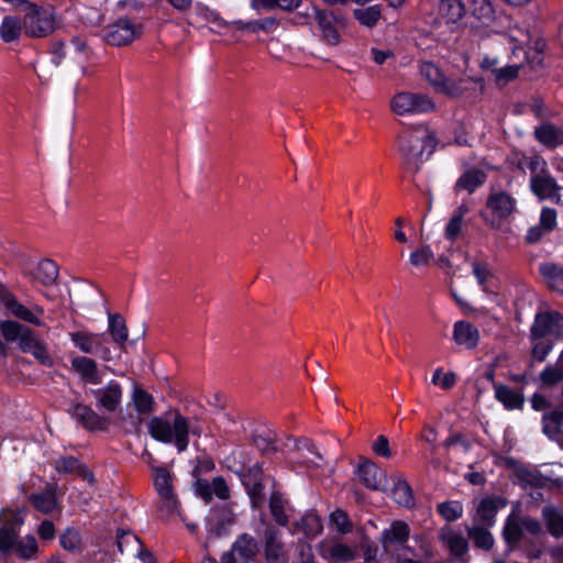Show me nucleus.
I'll return each mask as SVG.
<instances>
[{
  "instance_id": "1",
  "label": "nucleus",
  "mask_w": 563,
  "mask_h": 563,
  "mask_svg": "<svg viewBox=\"0 0 563 563\" xmlns=\"http://www.w3.org/2000/svg\"><path fill=\"white\" fill-rule=\"evenodd\" d=\"M148 434L162 443H174L178 452H184L189 445V434L201 437L202 428L191 424L178 409L154 416L147 421Z\"/></svg>"
},
{
  "instance_id": "2",
  "label": "nucleus",
  "mask_w": 563,
  "mask_h": 563,
  "mask_svg": "<svg viewBox=\"0 0 563 563\" xmlns=\"http://www.w3.org/2000/svg\"><path fill=\"white\" fill-rule=\"evenodd\" d=\"M563 340V314L556 311L538 312L530 328L529 340L531 343V368L534 362L543 363L552 352L555 340Z\"/></svg>"
},
{
  "instance_id": "3",
  "label": "nucleus",
  "mask_w": 563,
  "mask_h": 563,
  "mask_svg": "<svg viewBox=\"0 0 563 563\" xmlns=\"http://www.w3.org/2000/svg\"><path fill=\"white\" fill-rule=\"evenodd\" d=\"M437 145L435 133L426 125H419L398 137V151L410 173L419 172L423 163V153L427 151V156H430Z\"/></svg>"
},
{
  "instance_id": "4",
  "label": "nucleus",
  "mask_w": 563,
  "mask_h": 563,
  "mask_svg": "<svg viewBox=\"0 0 563 563\" xmlns=\"http://www.w3.org/2000/svg\"><path fill=\"white\" fill-rule=\"evenodd\" d=\"M175 476L165 466H152V482L158 496L157 511L161 519L179 515L180 503L175 490Z\"/></svg>"
},
{
  "instance_id": "5",
  "label": "nucleus",
  "mask_w": 563,
  "mask_h": 563,
  "mask_svg": "<svg viewBox=\"0 0 563 563\" xmlns=\"http://www.w3.org/2000/svg\"><path fill=\"white\" fill-rule=\"evenodd\" d=\"M12 4L25 5L23 31L30 37H46L57 29L56 14L51 7H38L25 0H5Z\"/></svg>"
},
{
  "instance_id": "6",
  "label": "nucleus",
  "mask_w": 563,
  "mask_h": 563,
  "mask_svg": "<svg viewBox=\"0 0 563 563\" xmlns=\"http://www.w3.org/2000/svg\"><path fill=\"white\" fill-rule=\"evenodd\" d=\"M433 100L424 93L398 92L390 100V109L397 115H408L433 111Z\"/></svg>"
},
{
  "instance_id": "7",
  "label": "nucleus",
  "mask_w": 563,
  "mask_h": 563,
  "mask_svg": "<svg viewBox=\"0 0 563 563\" xmlns=\"http://www.w3.org/2000/svg\"><path fill=\"white\" fill-rule=\"evenodd\" d=\"M24 518L19 510L2 509L0 511V553L9 554L19 540Z\"/></svg>"
},
{
  "instance_id": "8",
  "label": "nucleus",
  "mask_w": 563,
  "mask_h": 563,
  "mask_svg": "<svg viewBox=\"0 0 563 563\" xmlns=\"http://www.w3.org/2000/svg\"><path fill=\"white\" fill-rule=\"evenodd\" d=\"M0 302L16 319L36 327L44 325L43 321L41 320V317L44 314V308L38 305H32L31 307L23 305L2 284H0Z\"/></svg>"
},
{
  "instance_id": "9",
  "label": "nucleus",
  "mask_w": 563,
  "mask_h": 563,
  "mask_svg": "<svg viewBox=\"0 0 563 563\" xmlns=\"http://www.w3.org/2000/svg\"><path fill=\"white\" fill-rule=\"evenodd\" d=\"M69 338L74 345L84 354L99 355L101 360L109 362L112 360L111 351L104 345L107 342L106 333H93L89 331L70 332Z\"/></svg>"
},
{
  "instance_id": "10",
  "label": "nucleus",
  "mask_w": 563,
  "mask_h": 563,
  "mask_svg": "<svg viewBox=\"0 0 563 563\" xmlns=\"http://www.w3.org/2000/svg\"><path fill=\"white\" fill-rule=\"evenodd\" d=\"M264 559L266 563H288V549L283 540V532L273 525L263 531Z\"/></svg>"
},
{
  "instance_id": "11",
  "label": "nucleus",
  "mask_w": 563,
  "mask_h": 563,
  "mask_svg": "<svg viewBox=\"0 0 563 563\" xmlns=\"http://www.w3.org/2000/svg\"><path fill=\"white\" fill-rule=\"evenodd\" d=\"M314 19L321 32V38L329 45H338L341 41L340 30L346 26L345 18L330 10H316Z\"/></svg>"
},
{
  "instance_id": "12",
  "label": "nucleus",
  "mask_w": 563,
  "mask_h": 563,
  "mask_svg": "<svg viewBox=\"0 0 563 563\" xmlns=\"http://www.w3.org/2000/svg\"><path fill=\"white\" fill-rule=\"evenodd\" d=\"M229 462V468L239 476L244 487L250 486L251 483L264 481L262 464L258 462L251 464L247 454L234 452Z\"/></svg>"
},
{
  "instance_id": "13",
  "label": "nucleus",
  "mask_w": 563,
  "mask_h": 563,
  "mask_svg": "<svg viewBox=\"0 0 563 563\" xmlns=\"http://www.w3.org/2000/svg\"><path fill=\"white\" fill-rule=\"evenodd\" d=\"M411 529L406 521L394 520L390 526L384 529L379 537V543L385 553H390L396 550L406 549L410 538Z\"/></svg>"
},
{
  "instance_id": "14",
  "label": "nucleus",
  "mask_w": 563,
  "mask_h": 563,
  "mask_svg": "<svg viewBox=\"0 0 563 563\" xmlns=\"http://www.w3.org/2000/svg\"><path fill=\"white\" fill-rule=\"evenodd\" d=\"M52 53L56 65L62 64L63 59H65L68 66H78L85 73V63L87 60L85 42L75 38L69 47H66L62 42H56L52 45Z\"/></svg>"
},
{
  "instance_id": "15",
  "label": "nucleus",
  "mask_w": 563,
  "mask_h": 563,
  "mask_svg": "<svg viewBox=\"0 0 563 563\" xmlns=\"http://www.w3.org/2000/svg\"><path fill=\"white\" fill-rule=\"evenodd\" d=\"M91 394L96 399L97 408L114 412L122 402L123 388L119 382L111 379L106 386L91 389Z\"/></svg>"
},
{
  "instance_id": "16",
  "label": "nucleus",
  "mask_w": 563,
  "mask_h": 563,
  "mask_svg": "<svg viewBox=\"0 0 563 563\" xmlns=\"http://www.w3.org/2000/svg\"><path fill=\"white\" fill-rule=\"evenodd\" d=\"M141 35V26L135 25L129 19H120L109 25L106 33V41L113 46L130 44Z\"/></svg>"
},
{
  "instance_id": "17",
  "label": "nucleus",
  "mask_w": 563,
  "mask_h": 563,
  "mask_svg": "<svg viewBox=\"0 0 563 563\" xmlns=\"http://www.w3.org/2000/svg\"><path fill=\"white\" fill-rule=\"evenodd\" d=\"M69 413L88 431H104L108 428V419L87 405L75 404L69 409Z\"/></svg>"
},
{
  "instance_id": "18",
  "label": "nucleus",
  "mask_w": 563,
  "mask_h": 563,
  "mask_svg": "<svg viewBox=\"0 0 563 563\" xmlns=\"http://www.w3.org/2000/svg\"><path fill=\"white\" fill-rule=\"evenodd\" d=\"M516 199L503 190H492L486 200V208L498 220L509 218L516 210Z\"/></svg>"
},
{
  "instance_id": "19",
  "label": "nucleus",
  "mask_w": 563,
  "mask_h": 563,
  "mask_svg": "<svg viewBox=\"0 0 563 563\" xmlns=\"http://www.w3.org/2000/svg\"><path fill=\"white\" fill-rule=\"evenodd\" d=\"M361 482L372 490H384L386 488V473L373 461L364 460L357 470Z\"/></svg>"
},
{
  "instance_id": "20",
  "label": "nucleus",
  "mask_w": 563,
  "mask_h": 563,
  "mask_svg": "<svg viewBox=\"0 0 563 563\" xmlns=\"http://www.w3.org/2000/svg\"><path fill=\"white\" fill-rule=\"evenodd\" d=\"M71 368L85 384H100L101 375L95 358L77 355L70 360Z\"/></svg>"
},
{
  "instance_id": "21",
  "label": "nucleus",
  "mask_w": 563,
  "mask_h": 563,
  "mask_svg": "<svg viewBox=\"0 0 563 563\" xmlns=\"http://www.w3.org/2000/svg\"><path fill=\"white\" fill-rule=\"evenodd\" d=\"M505 506L506 500L501 497L483 498L477 506L474 523L493 527L495 525V517L498 510Z\"/></svg>"
},
{
  "instance_id": "22",
  "label": "nucleus",
  "mask_w": 563,
  "mask_h": 563,
  "mask_svg": "<svg viewBox=\"0 0 563 563\" xmlns=\"http://www.w3.org/2000/svg\"><path fill=\"white\" fill-rule=\"evenodd\" d=\"M531 190L540 199H553L560 197V186L555 179L542 169V173L531 177Z\"/></svg>"
},
{
  "instance_id": "23",
  "label": "nucleus",
  "mask_w": 563,
  "mask_h": 563,
  "mask_svg": "<svg viewBox=\"0 0 563 563\" xmlns=\"http://www.w3.org/2000/svg\"><path fill=\"white\" fill-rule=\"evenodd\" d=\"M453 339L457 345L468 350L477 346L479 341L478 329L468 321H457L453 328Z\"/></svg>"
},
{
  "instance_id": "24",
  "label": "nucleus",
  "mask_w": 563,
  "mask_h": 563,
  "mask_svg": "<svg viewBox=\"0 0 563 563\" xmlns=\"http://www.w3.org/2000/svg\"><path fill=\"white\" fill-rule=\"evenodd\" d=\"M533 136L549 148H556L563 144V131L551 122H544L537 126Z\"/></svg>"
},
{
  "instance_id": "25",
  "label": "nucleus",
  "mask_w": 563,
  "mask_h": 563,
  "mask_svg": "<svg viewBox=\"0 0 563 563\" xmlns=\"http://www.w3.org/2000/svg\"><path fill=\"white\" fill-rule=\"evenodd\" d=\"M25 275L32 276L34 280L44 286L53 285L58 278V266L51 260L44 258L40 261Z\"/></svg>"
},
{
  "instance_id": "26",
  "label": "nucleus",
  "mask_w": 563,
  "mask_h": 563,
  "mask_svg": "<svg viewBox=\"0 0 563 563\" xmlns=\"http://www.w3.org/2000/svg\"><path fill=\"white\" fill-rule=\"evenodd\" d=\"M548 45L543 37H530L525 51V60L532 70L543 68L544 52Z\"/></svg>"
},
{
  "instance_id": "27",
  "label": "nucleus",
  "mask_w": 563,
  "mask_h": 563,
  "mask_svg": "<svg viewBox=\"0 0 563 563\" xmlns=\"http://www.w3.org/2000/svg\"><path fill=\"white\" fill-rule=\"evenodd\" d=\"M108 332L120 350L125 351L129 330L125 319L120 313H108Z\"/></svg>"
},
{
  "instance_id": "28",
  "label": "nucleus",
  "mask_w": 563,
  "mask_h": 563,
  "mask_svg": "<svg viewBox=\"0 0 563 563\" xmlns=\"http://www.w3.org/2000/svg\"><path fill=\"white\" fill-rule=\"evenodd\" d=\"M487 175L484 170L478 168H470L465 170L456 180L454 190H466L473 194L479 186L486 181Z\"/></svg>"
},
{
  "instance_id": "29",
  "label": "nucleus",
  "mask_w": 563,
  "mask_h": 563,
  "mask_svg": "<svg viewBox=\"0 0 563 563\" xmlns=\"http://www.w3.org/2000/svg\"><path fill=\"white\" fill-rule=\"evenodd\" d=\"M495 397L506 409H521L525 404L523 394L511 389L507 385L494 384Z\"/></svg>"
},
{
  "instance_id": "30",
  "label": "nucleus",
  "mask_w": 563,
  "mask_h": 563,
  "mask_svg": "<svg viewBox=\"0 0 563 563\" xmlns=\"http://www.w3.org/2000/svg\"><path fill=\"white\" fill-rule=\"evenodd\" d=\"M233 521V512L230 509L225 507L216 509L208 519L209 533L213 537H220Z\"/></svg>"
},
{
  "instance_id": "31",
  "label": "nucleus",
  "mask_w": 563,
  "mask_h": 563,
  "mask_svg": "<svg viewBox=\"0 0 563 563\" xmlns=\"http://www.w3.org/2000/svg\"><path fill=\"white\" fill-rule=\"evenodd\" d=\"M438 12L446 23H457L466 14L462 0H437Z\"/></svg>"
},
{
  "instance_id": "32",
  "label": "nucleus",
  "mask_w": 563,
  "mask_h": 563,
  "mask_svg": "<svg viewBox=\"0 0 563 563\" xmlns=\"http://www.w3.org/2000/svg\"><path fill=\"white\" fill-rule=\"evenodd\" d=\"M539 272L542 275L547 286L563 295V267L555 263H543L539 267Z\"/></svg>"
},
{
  "instance_id": "33",
  "label": "nucleus",
  "mask_w": 563,
  "mask_h": 563,
  "mask_svg": "<svg viewBox=\"0 0 563 563\" xmlns=\"http://www.w3.org/2000/svg\"><path fill=\"white\" fill-rule=\"evenodd\" d=\"M517 483L525 489L527 488H542L547 486L548 478L536 468H528L525 466L518 467L515 471Z\"/></svg>"
},
{
  "instance_id": "34",
  "label": "nucleus",
  "mask_w": 563,
  "mask_h": 563,
  "mask_svg": "<svg viewBox=\"0 0 563 563\" xmlns=\"http://www.w3.org/2000/svg\"><path fill=\"white\" fill-rule=\"evenodd\" d=\"M352 14L360 25L367 29H374L383 18V7L382 4H373L356 8L352 11Z\"/></svg>"
},
{
  "instance_id": "35",
  "label": "nucleus",
  "mask_w": 563,
  "mask_h": 563,
  "mask_svg": "<svg viewBox=\"0 0 563 563\" xmlns=\"http://www.w3.org/2000/svg\"><path fill=\"white\" fill-rule=\"evenodd\" d=\"M542 518L551 536L555 538L563 536V512L560 508L552 505L543 507Z\"/></svg>"
},
{
  "instance_id": "36",
  "label": "nucleus",
  "mask_w": 563,
  "mask_h": 563,
  "mask_svg": "<svg viewBox=\"0 0 563 563\" xmlns=\"http://www.w3.org/2000/svg\"><path fill=\"white\" fill-rule=\"evenodd\" d=\"M294 448L297 452L301 453L299 463L308 466H320L322 456L316 451L314 444L308 439L294 440Z\"/></svg>"
},
{
  "instance_id": "37",
  "label": "nucleus",
  "mask_w": 563,
  "mask_h": 563,
  "mask_svg": "<svg viewBox=\"0 0 563 563\" xmlns=\"http://www.w3.org/2000/svg\"><path fill=\"white\" fill-rule=\"evenodd\" d=\"M117 544L121 554L126 556H134L135 553H141L142 541L131 531L119 530L117 533Z\"/></svg>"
},
{
  "instance_id": "38",
  "label": "nucleus",
  "mask_w": 563,
  "mask_h": 563,
  "mask_svg": "<svg viewBox=\"0 0 563 563\" xmlns=\"http://www.w3.org/2000/svg\"><path fill=\"white\" fill-rule=\"evenodd\" d=\"M440 539L455 556H462L468 550L466 539L450 528L441 530Z\"/></svg>"
},
{
  "instance_id": "39",
  "label": "nucleus",
  "mask_w": 563,
  "mask_h": 563,
  "mask_svg": "<svg viewBox=\"0 0 563 563\" xmlns=\"http://www.w3.org/2000/svg\"><path fill=\"white\" fill-rule=\"evenodd\" d=\"M490 527L481 526L474 523L471 527H466L467 536L472 539L474 545L478 549L489 551L494 547V538L489 532Z\"/></svg>"
},
{
  "instance_id": "40",
  "label": "nucleus",
  "mask_w": 563,
  "mask_h": 563,
  "mask_svg": "<svg viewBox=\"0 0 563 563\" xmlns=\"http://www.w3.org/2000/svg\"><path fill=\"white\" fill-rule=\"evenodd\" d=\"M470 209L466 205L459 206L452 217L450 218L445 231L444 236L449 241H455L462 234L463 220L464 217L468 213Z\"/></svg>"
},
{
  "instance_id": "41",
  "label": "nucleus",
  "mask_w": 563,
  "mask_h": 563,
  "mask_svg": "<svg viewBox=\"0 0 563 563\" xmlns=\"http://www.w3.org/2000/svg\"><path fill=\"white\" fill-rule=\"evenodd\" d=\"M322 555L331 562H349L355 559L354 550L343 543H333L324 545L322 549Z\"/></svg>"
},
{
  "instance_id": "42",
  "label": "nucleus",
  "mask_w": 563,
  "mask_h": 563,
  "mask_svg": "<svg viewBox=\"0 0 563 563\" xmlns=\"http://www.w3.org/2000/svg\"><path fill=\"white\" fill-rule=\"evenodd\" d=\"M466 12L482 22H490L495 16V9L490 0H468Z\"/></svg>"
},
{
  "instance_id": "43",
  "label": "nucleus",
  "mask_w": 563,
  "mask_h": 563,
  "mask_svg": "<svg viewBox=\"0 0 563 563\" xmlns=\"http://www.w3.org/2000/svg\"><path fill=\"white\" fill-rule=\"evenodd\" d=\"M563 423V409L556 408L543 415L542 430L550 439H555L561 434Z\"/></svg>"
},
{
  "instance_id": "44",
  "label": "nucleus",
  "mask_w": 563,
  "mask_h": 563,
  "mask_svg": "<svg viewBox=\"0 0 563 563\" xmlns=\"http://www.w3.org/2000/svg\"><path fill=\"white\" fill-rule=\"evenodd\" d=\"M300 3L301 0H251V8L257 12L262 9L266 11L280 9L290 12L296 10Z\"/></svg>"
},
{
  "instance_id": "45",
  "label": "nucleus",
  "mask_w": 563,
  "mask_h": 563,
  "mask_svg": "<svg viewBox=\"0 0 563 563\" xmlns=\"http://www.w3.org/2000/svg\"><path fill=\"white\" fill-rule=\"evenodd\" d=\"M287 500L278 492L272 493L269 497V510L275 522L282 527H286L289 522L288 515L286 514Z\"/></svg>"
},
{
  "instance_id": "46",
  "label": "nucleus",
  "mask_w": 563,
  "mask_h": 563,
  "mask_svg": "<svg viewBox=\"0 0 563 563\" xmlns=\"http://www.w3.org/2000/svg\"><path fill=\"white\" fill-rule=\"evenodd\" d=\"M22 31L23 21L21 22L18 16L7 15L3 18L0 26V36L4 42L9 43L18 40Z\"/></svg>"
},
{
  "instance_id": "47",
  "label": "nucleus",
  "mask_w": 563,
  "mask_h": 563,
  "mask_svg": "<svg viewBox=\"0 0 563 563\" xmlns=\"http://www.w3.org/2000/svg\"><path fill=\"white\" fill-rule=\"evenodd\" d=\"M538 380L545 388H552L563 382V368L558 364L547 365L539 374Z\"/></svg>"
},
{
  "instance_id": "48",
  "label": "nucleus",
  "mask_w": 563,
  "mask_h": 563,
  "mask_svg": "<svg viewBox=\"0 0 563 563\" xmlns=\"http://www.w3.org/2000/svg\"><path fill=\"white\" fill-rule=\"evenodd\" d=\"M132 401L135 410L139 413L147 415L154 410V398L143 388H134L132 394Z\"/></svg>"
},
{
  "instance_id": "49",
  "label": "nucleus",
  "mask_w": 563,
  "mask_h": 563,
  "mask_svg": "<svg viewBox=\"0 0 563 563\" xmlns=\"http://www.w3.org/2000/svg\"><path fill=\"white\" fill-rule=\"evenodd\" d=\"M256 548L255 539L247 533L240 536L233 544V550L245 561L251 560L255 555Z\"/></svg>"
},
{
  "instance_id": "50",
  "label": "nucleus",
  "mask_w": 563,
  "mask_h": 563,
  "mask_svg": "<svg viewBox=\"0 0 563 563\" xmlns=\"http://www.w3.org/2000/svg\"><path fill=\"white\" fill-rule=\"evenodd\" d=\"M13 550H15V554L20 559L31 560L37 553V541L33 536H26L25 538L16 541V544Z\"/></svg>"
},
{
  "instance_id": "51",
  "label": "nucleus",
  "mask_w": 563,
  "mask_h": 563,
  "mask_svg": "<svg viewBox=\"0 0 563 563\" xmlns=\"http://www.w3.org/2000/svg\"><path fill=\"white\" fill-rule=\"evenodd\" d=\"M393 496L395 501L404 507H410L413 505L411 487L405 479H398L394 485Z\"/></svg>"
},
{
  "instance_id": "52",
  "label": "nucleus",
  "mask_w": 563,
  "mask_h": 563,
  "mask_svg": "<svg viewBox=\"0 0 563 563\" xmlns=\"http://www.w3.org/2000/svg\"><path fill=\"white\" fill-rule=\"evenodd\" d=\"M26 328L14 320H0V333L7 342H18Z\"/></svg>"
},
{
  "instance_id": "53",
  "label": "nucleus",
  "mask_w": 563,
  "mask_h": 563,
  "mask_svg": "<svg viewBox=\"0 0 563 563\" xmlns=\"http://www.w3.org/2000/svg\"><path fill=\"white\" fill-rule=\"evenodd\" d=\"M420 75L426 79L435 90L441 85L444 75L438 66L431 62H423L420 65Z\"/></svg>"
},
{
  "instance_id": "54",
  "label": "nucleus",
  "mask_w": 563,
  "mask_h": 563,
  "mask_svg": "<svg viewBox=\"0 0 563 563\" xmlns=\"http://www.w3.org/2000/svg\"><path fill=\"white\" fill-rule=\"evenodd\" d=\"M467 80L465 79L452 80L444 77L437 91L444 93L450 98H460L466 90V87L464 86Z\"/></svg>"
},
{
  "instance_id": "55",
  "label": "nucleus",
  "mask_w": 563,
  "mask_h": 563,
  "mask_svg": "<svg viewBox=\"0 0 563 563\" xmlns=\"http://www.w3.org/2000/svg\"><path fill=\"white\" fill-rule=\"evenodd\" d=\"M31 501L37 510L44 514L53 511L56 507L55 494L51 490L33 494L31 496Z\"/></svg>"
},
{
  "instance_id": "56",
  "label": "nucleus",
  "mask_w": 563,
  "mask_h": 563,
  "mask_svg": "<svg viewBox=\"0 0 563 563\" xmlns=\"http://www.w3.org/2000/svg\"><path fill=\"white\" fill-rule=\"evenodd\" d=\"M437 509L438 512L449 522L457 520L463 514V506L456 500L440 503Z\"/></svg>"
},
{
  "instance_id": "57",
  "label": "nucleus",
  "mask_w": 563,
  "mask_h": 563,
  "mask_svg": "<svg viewBox=\"0 0 563 563\" xmlns=\"http://www.w3.org/2000/svg\"><path fill=\"white\" fill-rule=\"evenodd\" d=\"M252 441L262 454H271L277 451L275 438L271 432L254 433Z\"/></svg>"
},
{
  "instance_id": "58",
  "label": "nucleus",
  "mask_w": 563,
  "mask_h": 563,
  "mask_svg": "<svg viewBox=\"0 0 563 563\" xmlns=\"http://www.w3.org/2000/svg\"><path fill=\"white\" fill-rule=\"evenodd\" d=\"M504 539L509 545L517 544L522 538L521 522L508 519L503 531Z\"/></svg>"
},
{
  "instance_id": "59",
  "label": "nucleus",
  "mask_w": 563,
  "mask_h": 563,
  "mask_svg": "<svg viewBox=\"0 0 563 563\" xmlns=\"http://www.w3.org/2000/svg\"><path fill=\"white\" fill-rule=\"evenodd\" d=\"M60 545L67 551H76L80 549L81 538L77 530L67 528L59 539Z\"/></svg>"
},
{
  "instance_id": "60",
  "label": "nucleus",
  "mask_w": 563,
  "mask_h": 563,
  "mask_svg": "<svg viewBox=\"0 0 563 563\" xmlns=\"http://www.w3.org/2000/svg\"><path fill=\"white\" fill-rule=\"evenodd\" d=\"M303 531L309 537H316L322 532V523L316 514H306L301 519Z\"/></svg>"
},
{
  "instance_id": "61",
  "label": "nucleus",
  "mask_w": 563,
  "mask_h": 563,
  "mask_svg": "<svg viewBox=\"0 0 563 563\" xmlns=\"http://www.w3.org/2000/svg\"><path fill=\"white\" fill-rule=\"evenodd\" d=\"M253 508H260L265 501V492L263 481L251 483L250 486L244 487Z\"/></svg>"
},
{
  "instance_id": "62",
  "label": "nucleus",
  "mask_w": 563,
  "mask_h": 563,
  "mask_svg": "<svg viewBox=\"0 0 563 563\" xmlns=\"http://www.w3.org/2000/svg\"><path fill=\"white\" fill-rule=\"evenodd\" d=\"M431 382L433 385L449 390L455 385L456 375L453 372L443 373L442 368L439 367L433 372Z\"/></svg>"
},
{
  "instance_id": "63",
  "label": "nucleus",
  "mask_w": 563,
  "mask_h": 563,
  "mask_svg": "<svg viewBox=\"0 0 563 563\" xmlns=\"http://www.w3.org/2000/svg\"><path fill=\"white\" fill-rule=\"evenodd\" d=\"M330 520L333 522L339 532L345 534L352 531L353 525L346 514L342 509H336L330 515Z\"/></svg>"
},
{
  "instance_id": "64",
  "label": "nucleus",
  "mask_w": 563,
  "mask_h": 563,
  "mask_svg": "<svg viewBox=\"0 0 563 563\" xmlns=\"http://www.w3.org/2000/svg\"><path fill=\"white\" fill-rule=\"evenodd\" d=\"M521 65H507L500 68L493 69L495 79L499 84H507L518 77L519 68Z\"/></svg>"
}]
</instances>
